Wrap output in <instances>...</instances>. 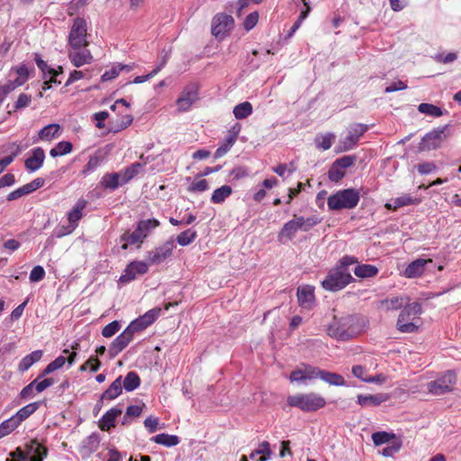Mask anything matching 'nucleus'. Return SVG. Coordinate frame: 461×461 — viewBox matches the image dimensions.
<instances>
[{
  "label": "nucleus",
  "instance_id": "obj_16",
  "mask_svg": "<svg viewBox=\"0 0 461 461\" xmlns=\"http://www.w3.org/2000/svg\"><path fill=\"white\" fill-rule=\"evenodd\" d=\"M149 270V264L145 261L131 262L121 276L119 281L122 284L134 280L138 276L144 275Z\"/></svg>",
  "mask_w": 461,
  "mask_h": 461
},
{
  "label": "nucleus",
  "instance_id": "obj_46",
  "mask_svg": "<svg viewBox=\"0 0 461 461\" xmlns=\"http://www.w3.org/2000/svg\"><path fill=\"white\" fill-rule=\"evenodd\" d=\"M197 237L196 230L193 229H188L186 230L182 231L179 235H177L176 241L180 246H187L194 241Z\"/></svg>",
  "mask_w": 461,
  "mask_h": 461
},
{
  "label": "nucleus",
  "instance_id": "obj_58",
  "mask_svg": "<svg viewBox=\"0 0 461 461\" xmlns=\"http://www.w3.org/2000/svg\"><path fill=\"white\" fill-rule=\"evenodd\" d=\"M146 328H148V326L145 324V322H143L142 319L140 318V316L137 319H135L134 321H132L128 326H127V330L131 332L133 335H135V333L137 332H140L143 330H145Z\"/></svg>",
  "mask_w": 461,
  "mask_h": 461
},
{
  "label": "nucleus",
  "instance_id": "obj_32",
  "mask_svg": "<svg viewBox=\"0 0 461 461\" xmlns=\"http://www.w3.org/2000/svg\"><path fill=\"white\" fill-rule=\"evenodd\" d=\"M122 392V376L117 377L102 394V400L112 401L118 397Z\"/></svg>",
  "mask_w": 461,
  "mask_h": 461
},
{
  "label": "nucleus",
  "instance_id": "obj_33",
  "mask_svg": "<svg viewBox=\"0 0 461 461\" xmlns=\"http://www.w3.org/2000/svg\"><path fill=\"white\" fill-rule=\"evenodd\" d=\"M409 303L408 297L403 296H396L392 298H387L381 302V305L387 311L390 310H398L403 305L405 306Z\"/></svg>",
  "mask_w": 461,
  "mask_h": 461
},
{
  "label": "nucleus",
  "instance_id": "obj_41",
  "mask_svg": "<svg viewBox=\"0 0 461 461\" xmlns=\"http://www.w3.org/2000/svg\"><path fill=\"white\" fill-rule=\"evenodd\" d=\"M143 407L144 404L128 406L125 414L122 420V424L125 426L130 425L133 418H137L142 413Z\"/></svg>",
  "mask_w": 461,
  "mask_h": 461
},
{
  "label": "nucleus",
  "instance_id": "obj_2",
  "mask_svg": "<svg viewBox=\"0 0 461 461\" xmlns=\"http://www.w3.org/2000/svg\"><path fill=\"white\" fill-rule=\"evenodd\" d=\"M320 222V220L316 216H297L287 222H285L283 228L280 230L277 239L280 243H286L292 240L299 231L307 232L312 230Z\"/></svg>",
  "mask_w": 461,
  "mask_h": 461
},
{
  "label": "nucleus",
  "instance_id": "obj_36",
  "mask_svg": "<svg viewBox=\"0 0 461 461\" xmlns=\"http://www.w3.org/2000/svg\"><path fill=\"white\" fill-rule=\"evenodd\" d=\"M335 138L336 136L332 132H327L323 135H318L314 140L315 146L319 149L328 150L332 146Z\"/></svg>",
  "mask_w": 461,
  "mask_h": 461
},
{
  "label": "nucleus",
  "instance_id": "obj_19",
  "mask_svg": "<svg viewBox=\"0 0 461 461\" xmlns=\"http://www.w3.org/2000/svg\"><path fill=\"white\" fill-rule=\"evenodd\" d=\"M68 57L69 61L76 68H80L84 65L91 64L94 60V57L90 50L86 48L79 50L71 49L68 50Z\"/></svg>",
  "mask_w": 461,
  "mask_h": 461
},
{
  "label": "nucleus",
  "instance_id": "obj_54",
  "mask_svg": "<svg viewBox=\"0 0 461 461\" xmlns=\"http://www.w3.org/2000/svg\"><path fill=\"white\" fill-rule=\"evenodd\" d=\"M161 312L160 308H153L147 312H145L143 315L140 316L143 322L149 327L151 325L159 316Z\"/></svg>",
  "mask_w": 461,
  "mask_h": 461
},
{
  "label": "nucleus",
  "instance_id": "obj_44",
  "mask_svg": "<svg viewBox=\"0 0 461 461\" xmlns=\"http://www.w3.org/2000/svg\"><path fill=\"white\" fill-rule=\"evenodd\" d=\"M39 402H32L21 408L14 416L20 422L25 420L29 416L34 413L39 408Z\"/></svg>",
  "mask_w": 461,
  "mask_h": 461
},
{
  "label": "nucleus",
  "instance_id": "obj_34",
  "mask_svg": "<svg viewBox=\"0 0 461 461\" xmlns=\"http://www.w3.org/2000/svg\"><path fill=\"white\" fill-rule=\"evenodd\" d=\"M231 194L232 188L230 185H224L213 191L211 202L215 204L222 203Z\"/></svg>",
  "mask_w": 461,
  "mask_h": 461
},
{
  "label": "nucleus",
  "instance_id": "obj_14",
  "mask_svg": "<svg viewBox=\"0 0 461 461\" xmlns=\"http://www.w3.org/2000/svg\"><path fill=\"white\" fill-rule=\"evenodd\" d=\"M234 20L230 15L219 14L215 15L212 23V33L216 37L222 39L231 30Z\"/></svg>",
  "mask_w": 461,
  "mask_h": 461
},
{
  "label": "nucleus",
  "instance_id": "obj_55",
  "mask_svg": "<svg viewBox=\"0 0 461 461\" xmlns=\"http://www.w3.org/2000/svg\"><path fill=\"white\" fill-rule=\"evenodd\" d=\"M121 329V323L118 321H113L104 327L102 335L104 338H111L117 333Z\"/></svg>",
  "mask_w": 461,
  "mask_h": 461
},
{
  "label": "nucleus",
  "instance_id": "obj_35",
  "mask_svg": "<svg viewBox=\"0 0 461 461\" xmlns=\"http://www.w3.org/2000/svg\"><path fill=\"white\" fill-rule=\"evenodd\" d=\"M354 274L360 278L374 277L378 274V268L373 265L362 264L355 267Z\"/></svg>",
  "mask_w": 461,
  "mask_h": 461
},
{
  "label": "nucleus",
  "instance_id": "obj_40",
  "mask_svg": "<svg viewBox=\"0 0 461 461\" xmlns=\"http://www.w3.org/2000/svg\"><path fill=\"white\" fill-rule=\"evenodd\" d=\"M151 441L166 447H175L179 443V438L176 435L161 433L154 436Z\"/></svg>",
  "mask_w": 461,
  "mask_h": 461
},
{
  "label": "nucleus",
  "instance_id": "obj_48",
  "mask_svg": "<svg viewBox=\"0 0 461 461\" xmlns=\"http://www.w3.org/2000/svg\"><path fill=\"white\" fill-rule=\"evenodd\" d=\"M236 142L235 136H227L214 153L215 158L223 157Z\"/></svg>",
  "mask_w": 461,
  "mask_h": 461
},
{
  "label": "nucleus",
  "instance_id": "obj_45",
  "mask_svg": "<svg viewBox=\"0 0 461 461\" xmlns=\"http://www.w3.org/2000/svg\"><path fill=\"white\" fill-rule=\"evenodd\" d=\"M140 379L139 377V375H137V373L131 371V372H129L124 380H123V388L127 391V392H131L133 390H135L136 388H138L140 386Z\"/></svg>",
  "mask_w": 461,
  "mask_h": 461
},
{
  "label": "nucleus",
  "instance_id": "obj_9",
  "mask_svg": "<svg viewBox=\"0 0 461 461\" xmlns=\"http://www.w3.org/2000/svg\"><path fill=\"white\" fill-rule=\"evenodd\" d=\"M87 23L82 17L73 20L68 37V45L72 50H79L88 46Z\"/></svg>",
  "mask_w": 461,
  "mask_h": 461
},
{
  "label": "nucleus",
  "instance_id": "obj_29",
  "mask_svg": "<svg viewBox=\"0 0 461 461\" xmlns=\"http://www.w3.org/2000/svg\"><path fill=\"white\" fill-rule=\"evenodd\" d=\"M318 378L334 386H347L344 377L337 373L329 372L320 368Z\"/></svg>",
  "mask_w": 461,
  "mask_h": 461
},
{
  "label": "nucleus",
  "instance_id": "obj_5",
  "mask_svg": "<svg viewBox=\"0 0 461 461\" xmlns=\"http://www.w3.org/2000/svg\"><path fill=\"white\" fill-rule=\"evenodd\" d=\"M360 200V194L354 188L343 189L331 194L327 201L330 211L355 208Z\"/></svg>",
  "mask_w": 461,
  "mask_h": 461
},
{
  "label": "nucleus",
  "instance_id": "obj_28",
  "mask_svg": "<svg viewBox=\"0 0 461 461\" xmlns=\"http://www.w3.org/2000/svg\"><path fill=\"white\" fill-rule=\"evenodd\" d=\"M420 203V199L417 197H413L411 194H403L399 197L392 199L389 203L385 204V207L389 210L395 211L398 208L411 205V204H419Z\"/></svg>",
  "mask_w": 461,
  "mask_h": 461
},
{
  "label": "nucleus",
  "instance_id": "obj_31",
  "mask_svg": "<svg viewBox=\"0 0 461 461\" xmlns=\"http://www.w3.org/2000/svg\"><path fill=\"white\" fill-rule=\"evenodd\" d=\"M43 356L42 350H35L22 358L18 365V370L22 373L27 371L33 364L40 361Z\"/></svg>",
  "mask_w": 461,
  "mask_h": 461
},
{
  "label": "nucleus",
  "instance_id": "obj_23",
  "mask_svg": "<svg viewBox=\"0 0 461 461\" xmlns=\"http://www.w3.org/2000/svg\"><path fill=\"white\" fill-rule=\"evenodd\" d=\"M431 259L418 258L411 262L404 269L402 276L406 278H417L423 275L428 263H431Z\"/></svg>",
  "mask_w": 461,
  "mask_h": 461
},
{
  "label": "nucleus",
  "instance_id": "obj_3",
  "mask_svg": "<svg viewBox=\"0 0 461 461\" xmlns=\"http://www.w3.org/2000/svg\"><path fill=\"white\" fill-rule=\"evenodd\" d=\"M159 224V221L156 219L140 221L133 231H126L121 236V242H122V249H127L128 247L131 245L140 247L144 240L148 238Z\"/></svg>",
  "mask_w": 461,
  "mask_h": 461
},
{
  "label": "nucleus",
  "instance_id": "obj_56",
  "mask_svg": "<svg viewBox=\"0 0 461 461\" xmlns=\"http://www.w3.org/2000/svg\"><path fill=\"white\" fill-rule=\"evenodd\" d=\"M121 71H122V68L121 67V64H115L109 70L105 71L102 75L101 79L103 82L112 80V79L117 77Z\"/></svg>",
  "mask_w": 461,
  "mask_h": 461
},
{
  "label": "nucleus",
  "instance_id": "obj_26",
  "mask_svg": "<svg viewBox=\"0 0 461 461\" xmlns=\"http://www.w3.org/2000/svg\"><path fill=\"white\" fill-rule=\"evenodd\" d=\"M122 413L120 407H113L108 410L99 420V428L104 431H108L115 427L116 419Z\"/></svg>",
  "mask_w": 461,
  "mask_h": 461
},
{
  "label": "nucleus",
  "instance_id": "obj_18",
  "mask_svg": "<svg viewBox=\"0 0 461 461\" xmlns=\"http://www.w3.org/2000/svg\"><path fill=\"white\" fill-rule=\"evenodd\" d=\"M444 139V129H436L427 133L421 140L420 149L422 150L435 149L440 146Z\"/></svg>",
  "mask_w": 461,
  "mask_h": 461
},
{
  "label": "nucleus",
  "instance_id": "obj_17",
  "mask_svg": "<svg viewBox=\"0 0 461 461\" xmlns=\"http://www.w3.org/2000/svg\"><path fill=\"white\" fill-rule=\"evenodd\" d=\"M198 92L194 86H186L176 100L177 110L180 113L188 111L197 101Z\"/></svg>",
  "mask_w": 461,
  "mask_h": 461
},
{
  "label": "nucleus",
  "instance_id": "obj_7",
  "mask_svg": "<svg viewBox=\"0 0 461 461\" xmlns=\"http://www.w3.org/2000/svg\"><path fill=\"white\" fill-rule=\"evenodd\" d=\"M422 308L420 303H407L402 310L398 320L397 329L403 333H412L418 330L414 321L421 314Z\"/></svg>",
  "mask_w": 461,
  "mask_h": 461
},
{
  "label": "nucleus",
  "instance_id": "obj_30",
  "mask_svg": "<svg viewBox=\"0 0 461 461\" xmlns=\"http://www.w3.org/2000/svg\"><path fill=\"white\" fill-rule=\"evenodd\" d=\"M29 68L25 65L14 67L10 69L8 77L16 81V85L23 86L29 78Z\"/></svg>",
  "mask_w": 461,
  "mask_h": 461
},
{
  "label": "nucleus",
  "instance_id": "obj_22",
  "mask_svg": "<svg viewBox=\"0 0 461 461\" xmlns=\"http://www.w3.org/2000/svg\"><path fill=\"white\" fill-rule=\"evenodd\" d=\"M297 298L301 307L307 310L313 308L315 305L314 287L312 285L299 286Z\"/></svg>",
  "mask_w": 461,
  "mask_h": 461
},
{
  "label": "nucleus",
  "instance_id": "obj_53",
  "mask_svg": "<svg viewBox=\"0 0 461 461\" xmlns=\"http://www.w3.org/2000/svg\"><path fill=\"white\" fill-rule=\"evenodd\" d=\"M394 438V434H390L385 431L375 432L372 434V439L375 446H380L389 442Z\"/></svg>",
  "mask_w": 461,
  "mask_h": 461
},
{
  "label": "nucleus",
  "instance_id": "obj_12",
  "mask_svg": "<svg viewBox=\"0 0 461 461\" xmlns=\"http://www.w3.org/2000/svg\"><path fill=\"white\" fill-rule=\"evenodd\" d=\"M175 249V240L169 239L160 246L150 250L147 254V261L150 265H159L166 261L173 252Z\"/></svg>",
  "mask_w": 461,
  "mask_h": 461
},
{
  "label": "nucleus",
  "instance_id": "obj_63",
  "mask_svg": "<svg viewBox=\"0 0 461 461\" xmlns=\"http://www.w3.org/2000/svg\"><path fill=\"white\" fill-rule=\"evenodd\" d=\"M100 361L96 357H92L81 366L80 370L86 371L89 369L91 372H96L100 367Z\"/></svg>",
  "mask_w": 461,
  "mask_h": 461
},
{
  "label": "nucleus",
  "instance_id": "obj_37",
  "mask_svg": "<svg viewBox=\"0 0 461 461\" xmlns=\"http://www.w3.org/2000/svg\"><path fill=\"white\" fill-rule=\"evenodd\" d=\"M60 126L57 123H51L43 127L39 132V138L41 140H50L59 135Z\"/></svg>",
  "mask_w": 461,
  "mask_h": 461
},
{
  "label": "nucleus",
  "instance_id": "obj_8",
  "mask_svg": "<svg viewBox=\"0 0 461 461\" xmlns=\"http://www.w3.org/2000/svg\"><path fill=\"white\" fill-rule=\"evenodd\" d=\"M87 202L81 198L77 201L72 209L67 213V225H60L55 229V235L57 238H62L71 234L78 226V221L84 216V211L86 207Z\"/></svg>",
  "mask_w": 461,
  "mask_h": 461
},
{
  "label": "nucleus",
  "instance_id": "obj_4",
  "mask_svg": "<svg viewBox=\"0 0 461 461\" xmlns=\"http://www.w3.org/2000/svg\"><path fill=\"white\" fill-rule=\"evenodd\" d=\"M286 402L289 406L296 407L304 412L316 411L326 405V400L312 392L289 395Z\"/></svg>",
  "mask_w": 461,
  "mask_h": 461
},
{
  "label": "nucleus",
  "instance_id": "obj_60",
  "mask_svg": "<svg viewBox=\"0 0 461 461\" xmlns=\"http://www.w3.org/2000/svg\"><path fill=\"white\" fill-rule=\"evenodd\" d=\"M44 268L41 266H36L32 269L29 279L31 282L36 283L41 281L44 278Z\"/></svg>",
  "mask_w": 461,
  "mask_h": 461
},
{
  "label": "nucleus",
  "instance_id": "obj_21",
  "mask_svg": "<svg viewBox=\"0 0 461 461\" xmlns=\"http://www.w3.org/2000/svg\"><path fill=\"white\" fill-rule=\"evenodd\" d=\"M134 335L125 329L119 336H117L109 347V354L111 357L117 356L122 352L133 339Z\"/></svg>",
  "mask_w": 461,
  "mask_h": 461
},
{
  "label": "nucleus",
  "instance_id": "obj_47",
  "mask_svg": "<svg viewBox=\"0 0 461 461\" xmlns=\"http://www.w3.org/2000/svg\"><path fill=\"white\" fill-rule=\"evenodd\" d=\"M103 159L100 156L95 155L89 158L88 162L82 170V175L86 176L92 172L95 171L102 164Z\"/></svg>",
  "mask_w": 461,
  "mask_h": 461
},
{
  "label": "nucleus",
  "instance_id": "obj_42",
  "mask_svg": "<svg viewBox=\"0 0 461 461\" xmlns=\"http://www.w3.org/2000/svg\"><path fill=\"white\" fill-rule=\"evenodd\" d=\"M253 112L252 104L249 102H243L233 108V114L236 119L243 120L249 117Z\"/></svg>",
  "mask_w": 461,
  "mask_h": 461
},
{
  "label": "nucleus",
  "instance_id": "obj_49",
  "mask_svg": "<svg viewBox=\"0 0 461 461\" xmlns=\"http://www.w3.org/2000/svg\"><path fill=\"white\" fill-rule=\"evenodd\" d=\"M142 165L140 163H133L130 167L121 170L122 181L127 184L131 179L140 173Z\"/></svg>",
  "mask_w": 461,
  "mask_h": 461
},
{
  "label": "nucleus",
  "instance_id": "obj_61",
  "mask_svg": "<svg viewBox=\"0 0 461 461\" xmlns=\"http://www.w3.org/2000/svg\"><path fill=\"white\" fill-rule=\"evenodd\" d=\"M21 86L16 85V81L12 77H9L8 81L0 86V92L6 97L10 93L14 91L17 87Z\"/></svg>",
  "mask_w": 461,
  "mask_h": 461
},
{
  "label": "nucleus",
  "instance_id": "obj_20",
  "mask_svg": "<svg viewBox=\"0 0 461 461\" xmlns=\"http://www.w3.org/2000/svg\"><path fill=\"white\" fill-rule=\"evenodd\" d=\"M45 153L43 149L37 147L32 149L24 161L25 168L29 172H35L40 169L44 162Z\"/></svg>",
  "mask_w": 461,
  "mask_h": 461
},
{
  "label": "nucleus",
  "instance_id": "obj_57",
  "mask_svg": "<svg viewBox=\"0 0 461 461\" xmlns=\"http://www.w3.org/2000/svg\"><path fill=\"white\" fill-rule=\"evenodd\" d=\"M209 188V184L205 179L194 181L189 186L188 191L191 193H202Z\"/></svg>",
  "mask_w": 461,
  "mask_h": 461
},
{
  "label": "nucleus",
  "instance_id": "obj_27",
  "mask_svg": "<svg viewBox=\"0 0 461 461\" xmlns=\"http://www.w3.org/2000/svg\"><path fill=\"white\" fill-rule=\"evenodd\" d=\"M34 60L37 65V67L41 69V71L43 74V78L47 79L48 77H50V81H53L54 83H58L56 77L59 74H61L63 71L62 67H59L58 69L52 68L49 67L47 62H45L39 54H34ZM60 82H59V84Z\"/></svg>",
  "mask_w": 461,
  "mask_h": 461
},
{
  "label": "nucleus",
  "instance_id": "obj_52",
  "mask_svg": "<svg viewBox=\"0 0 461 461\" xmlns=\"http://www.w3.org/2000/svg\"><path fill=\"white\" fill-rule=\"evenodd\" d=\"M345 174L346 170L340 168L335 162H333L328 172L329 179L332 182H339L345 176Z\"/></svg>",
  "mask_w": 461,
  "mask_h": 461
},
{
  "label": "nucleus",
  "instance_id": "obj_51",
  "mask_svg": "<svg viewBox=\"0 0 461 461\" xmlns=\"http://www.w3.org/2000/svg\"><path fill=\"white\" fill-rule=\"evenodd\" d=\"M67 362V357L64 356L58 357L55 360L50 362L42 371L41 376L47 375L59 368H61Z\"/></svg>",
  "mask_w": 461,
  "mask_h": 461
},
{
  "label": "nucleus",
  "instance_id": "obj_6",
  "mask_svg": "<svg viewBox=\"0 0 461 461\" xmlns=\"http://www.w3.org/2000/svg\"><path fill=\"white\" fill-rule=\"evenodd\" d=\"M353 281L354 278L348 269L335 267L329 270L326 277L321 281V286L326 291L337 292Z\"/></svg>",
  "mask_w": 461,
  "mask_h": 461
},
{
  "label": "nucleus",
  "instance_id": "obj_59",
  "mask_svg": "<svg viewBox=\"0 0 461 461\" xmlns=\"http://www.w3.org/2000/svg\"><path fill=\"white\" fill-rule=\"evenodd\" d=\"M434 60L438 63L449 64L456 60L457 55L455 52H449L447 54L438 53L433 57Z\"/></svg>",
  "mask_w": 461,
  "mask_h": 461
},
{
  "label": "nucleus",
  "instance_id": "obj_64",
  "mask_svg": "<svg viewBox=\"0 0 461 461\" xmlns=\"http://www.w3.org/2000/svg\"><path fill=\"white\" fill-rule=\"evenodd\" d=\"M159 420L158 418L154 416H149L144 420V426L149 433H154L158 429Z\"/></svg>",
  "mask_w": 461,
  "mask_h": 461
},
{
  "label": "nucleus",
  "instance_id": "obj_13",
  "mask_svg": "<svg viewBox=\"0 0 461 461\" xmlns=\"http://www.w3.org/2000/svg\"><path fill=\"white\" fill-rule=\"evenodd\" d=\"M319 367L303 364L291 372L289 379L292 383L306 384L307 381L318 378Z\"/></svg>",
  "mask_w": 461,
  "mask_h": 461
},
{
  "label": "nucleus",
  "instance_id": "obj_1",
  "mask_svg": "<svg viewBox=\"0 0 461 461\" xmlns=\"http://www.w3.org/2000/svg\"><path fill=\"white\" fill-rule=\"evenodd\" d=\"M358 318L354 315L334 316L327 328L329 336L338 340H348L361 332Z\"/></svg>",
  "mask_w": 461,
  "mask_h": 461
},
{
  "label": "nucleus",
  "instance_id": "obj_39",
  "mask_svg": "<svg viewBox=\"0 0 461 461\" xmlns=\"http://www.w3.org/2000/svg\"><path fill=\"white\" fill-rule=\"evenodd\" d=\"M99 443V436L95 433H92L83 440L81 447L85 454H90L98 448Z\"/></svg>",
  "mask_w": 461,
  "mask_h": 461
},
{
  "label": "nucleus",
  "instance_id": "obj_15",
  "mask_svg": "<svg viewBox=\"0 0 461 461\" xmlns=\"http://www.w3.org/2000/svg\"><path fill=\"white\" fill-rule=\"evenodd\" d=\"M31 455H32V457H36L37 459L40 456H43L44 458L47 455V450L36 440H33L28 446V450L26 452L22 450L20 447H17L14 452L10 453V456L14 458V461H26Z\"/></svg>",
  "mask_w": 461,
  "mask_h": 461
},
{
  "label": "nucleus",
  "instance_id": "obj_11",
  "mask_svg": "<svg viewBox=\"0 0 461 461\" xmlns=\"http://www.w3.org/2000/svg\"><path fill=\"white\" fill-rule=\"evenodd\" d=\"M456 383V373L448 370L440 377L427 384V391L433 395H441L453 390V386Z\"/></svg>",
  "mask_w": 461,
  "mask_h": 461
},
{
  "label": "nucleus",
  "instance_id": "obj_43",
  "mask_svg": "<svg viewBox=\"0 0 461 461\" xmlns=\"http://www.w3.org/2000/svg\"><path fill=\"white\" fill-rule=\"evenodd\" d=\"M72 149L73 145L70 141L62 140L50 149V155L52 158L61 157L70 153Z\"/></svg>",
  "mask_w": 461,
  "mask_h": 461
},
{
  "label": "nucleus",
  "instance_id": "obj_10",
  "mask_svg": "<svg viewBox=\"0 0 461 461\" xmlns=\"http://www.w3.org/2000/svg\"><path fill=\"white\" fill-rule=\"evenodd\" d=\"M368 130V126L363 123H353L347 129V136L339 140L335 147L336 153H342L352 149L358 140Z\"/></svg>",
  "mask_w": 461,
  "mask_h": 461
},
{
  "label": "nucleus",
  "instance_id": "obj_50",
  "mask_svg": "<svg viewBox=\"0 0 461 461\" xmlns=\"http://www.w3.org/2000/svg\"><path fill=\"white\" fill-rule=\"evenodd\" d=\"M418 111L421 113L433 117H439L443 114L442 110L431 104L422 103L418 106Z\"/></svg>",
  "mask_w": 461,
  "mask_h": 461
},
{
  "label": "nucleus",
  "instance_id": "obj_38",
  "mask_svg": "<svg viewBox=\"0 0 461 461\" xmlns=\"http://www.w3.org/2000/svg\"><path fill=\"white\" fill-rule=\"evenodd\" d=\"M20 426V422L13 415L7 420H5L0 424V439L10 435L15 429Z\"/></svg>",
  "mask_w": 461,
  "mask_h": 461
},
{
  "label": "nucleus",
  "instance_id": "obj_62",
  "mask_svg": "<svg viewBox=\"0 0 461 461\" xmlns=\"http://www.w3.org/2000/svg\"><path fill=\"white\" fill-rule=\"evenodd\" d=\"M355 161H356L355 156H344L342 158L336 159L334 162L336 164H338L340 168H343L344 170H346L347 168L353 166Z\"/></svg>",
  "mask_w": 461,
  "mask_h": 461
},
{
  "label": "nucleus",
  "instance_id": "obj_24",
  "mask_svg": "<svg viewBox=\"0 0 461 461\" xmlns=\"http://www.w3.org/2000/svg\"><path fill=\"white\" fill-rule=\"evenodd\" d=\"M389 399L388 393H380L376 394H358L357 402L362 407H375L387 402Z\"/></svg>",
  "mask_w": 461,
  "mask_h": 461
},
{
  "label": "nucleus",
  "instance_id": "obj_25",
  "mask_svg": "<svg viewBox=\"0 0 461 461\" xmlns=\"http://www.w3.org/2000/svg\"><path fill=\"white\" fill-rule=\"evenodd\" d=\"M125 185V182L122 181V176L121 171L113 172V173H106L104 174L101 180L100 185L105 190L114 191L119 186Z\"/></svg>",
  "mask_w": 461,
  "mask_h": 461
}]
</instances>
